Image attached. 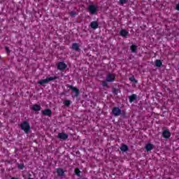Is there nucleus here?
I'll use <instances>...</instances> for the list:
<instances>
[{"instance_id": "2eb2a0df", "label": "nucleus", "mask_w": 179, "mask_h": 179, "mask_svg": "<svg viewBox=\"0 0 179 179\" xmlns=\"http://www.w3.org/2000/svg\"><path fill=\"white\" fill-rule=\"evenodd\" d=\"M71 48L75 50V51H80V48H79V45L76 43H73Z\"/></svg>"}, {"instance_id": "393cba45", "label": "nucleus", "mask_w": 179, "mask_h": 179, "mask_svg": "<svg viewBox=\"0 0 179 179\" xmlns=\"http://www.w3.org/2000/svg\"><path fill=\"white\" fill-rule=\"evenodd\" d=\"M18 169H20V170H23L24 169V164H18Z\"/></svg>"}, {"instance_id": "7ed1b4c3", "label": "nucleus", "mask_w": 179, "mask_h": 179, "mask_svg": "<svg viewBox=\"0 0 179 179\" xmlns=\"http://www.w3.org/2000/svg\"><path fill=\"white\" fill-rule=\"evenodd\" d=\"M88 10L91 15H96L97 14V6L90 5L88 6Z\"/></svg>"}, {"instance_id": "423d86ee", "label": "nucleus", "mask_w": 179, "mask_h": 179, "mask_svg": "<svg viewBox=\"0 0 179 179\" xmlns=\"http://www.w3.org/2000/svg\"><path fill=\"white\" fill-rule=\"evenodd\" d=\"M69 87L73 92L75 97L79 96V90L72 85H69Z\"/></svg>"}, {"instance_id": "4be33fe9", "label": "nucleus", "mask_w": 179, "mask_h": 179, "mask_svg": "<svg viewBox=\"0 0 179 179\" xmlns=\"http://www.w3.org/2000/svg\"><path fill=\"white\" fill-rule=\"evenodd\" d=\"M64 104L66 106V107H69V106H71V101L66 100L64 101Z\"/></svg>"}, {"instance_id": "9d476101", "label": "nucleus", "mask_w": 179, "mask_h": 179, "mask_svg": "<svg viewBox=\"0 0 179 179\" xmlns=\"http://www.w3.org/2000/svg\"><path fill=\"white\" fill-rule=\"evenodd\" d=\"M57 68L58 69H59L60 71H64V69H66V64L64 62H59L57 65Z\"/></svg>"}, {"instance_id": "b1692460", "label": "nucleus", "mask_w": 179, "mask_h": 179, "mask_svg": "<svg viewBox=\"0 0 179 179\" xmlns=\"http://www.w3.org/2000/svg\"><path fill=\"white\" fill-rule=\"evenodd\" d=\"M128 2V0H120L119 3L120 5H124V3H127Z\"/></svg>"}, {"instance_id": "bb28decb", "label": "nucleus", "mask_w": 179, "mask_h": 179, "mask_svg": "<svg viewBox=\"0 0 179 179\" xmlns=\"http://www.w3.org/2000/svg\"><path fill=\"white\" fill-rule=\"evenodd\" d=\"M71 16H76V13H74V12H71L70 13Z\"/></svg>"}, {"instance_id": "a211bd4d", "label": "nucleus", "mask_w": 179, "mask_h": 179, "mask_svg": "<svg viewBox=\"0 0 179 179\" xmlns=\"http://www.w3.org/2000/svg\"><path fill=\"white\" fill-rule=\"evenodd\" d=\"M120 150L122 152H127L128 150V145H122L120 148Z\"/></svg>"}, {"instance_id": "6ab92c4d", "label": "nucleus", "mask_w": 179, "mask_h": 179, "mask_svg": "<svg viewBox=\"0 0 179 179\" xmlns=\"http://www.w3.org/2000/svg\"><path fill=\"white\" fill-rule=\"evenodd\" d=\"M155 65L156 66H157L158 68H160V66H162V65H163V63H162V61L161 60H156L155 62Z\"/></svg>"}, {"instance_id": "39448f33", "label": "nucleus", "mask_w": 179, "mask_h": 179, "mask_svg": "<svg viewBox=\"0 0 179 179\" xmlns=\"http://www.w3.org/2000/svg\"><path fill=\"white\" fill-rule=\"evenodd\" d=\"M115 80V76L114 74L108 73L106 76V82L113 83Z\"/></svg>"}, {"instance_id": "20e7f679", "label": "nucleus", "mask_w": 179, "mask_h": 179, "mask_svg": "<svg viewBox=\"0 0 179 179\" xmlns=\"http://www.w3.org/2000/svg\"><path fill=\"white\" fill-rule=\"evenodd\" d=\"M112 114L115 117H118L121 115V109L118 107H115L112 110Z\"/></svg>"}, {"instance_id": "c756f323", "label": "nucleus", "mask_w": 179, "mask_h": 179, "mask_svg": "<svg viewBox=\"0 0 179 179\" xmlns=\"http://www.w3.org/2000/svg\"><path fill=\"white\" fill-rule=\"evenodd\" d=\"M28 179H33V178H28Z\"/></svg>"}, {"instance_id": "1a4fd4ad", "label": "nucleus", "mask_w": 179, "mask_h": 179, "mask_svg": "<svg viewBox=\"0 0 179 179\" xmlns=\"http://www.w3.org/2000/svg\"><path fill=\"white\" fill-rule=\"evenodd\" d=\"M42 114L43 115H47L48 117H51L52 115V111H51L50 109H45L44 110L42 111Z\"/></svg>"}, {"instance_id": "ddd939ff", "label": "nucleus", "mask_w": 179, "mask_h": 179, "mask_svg": "<svg viewBox=\"0 0 179 179\" xmlns=\"http://www.w3.org/2000/svg\"><path fill=\"white\" fill-rule=\"evenodd\" d=\"M129 32L127 31L126 29H122L120 32V34L122 37H128V34Z\"/></svg>"}, {"instance_id": "f3484780", "label": "nucleus", "mask_w": 179, "mask_h": 179, "mask_svg": "<svg viewBox=\"0 0 179 179\" xmlns=\"http://www.w3.org/2000/svg\"><path fill=\"white\" fill-rule=\"evenodd\" d=\"M32 110L34 111H40V110H41V106L40 105L34 104L32 106Z\"/></svg>"}, {"instance_id": "f03ea898", "label": "nucleus", "mask_w": 179, "mask_h": 179, "mask_svg": "<svg viewBox=\"0 0 179 179\" xmlns=\"http://www.w3.org/2000/svg\"><path fill=\"white\" fill-rule=\"evenodd\" d=\"M55 79H58V77L55 76V77H48L45 79L41 80L40 81L38 82V85H45L48 83V82H51L52 80H55Z\"/></svg>"}, {"instance_id": "cd10ccee", "label": "nucleus", "mask_w": 179, "mask_h": 179, "mask_svg": "<svg viewBox=\"0 0 179 179\" xmlns=\"http://www.w3.org/2000/svg\"><path fill=\"white\" fill-rule=\"evenodd\" d=\"M176 10H179V3L176 5Z\"/></svg>"}, {"instance_id": "dca6fc26", "label": "nucleus", "mask_w": 179, "mask_h": 179, "mask_svg": "<svg viewBox=\"0 0 179 179\" xmlns=\"http://www.w3.org/2000/svg\"><path fill=\"white\" fill-rule=\"evenodd\" d=\"M135 100H136V94H133L131 96H129V103H133V101H135Z\"/></svg>"}, {"instance_id": "f257e3e1", "label": "nucleus", "mask_w": 179, "mask_h": 179, "mask_svg": "<svg viewBox=\"0 0 179 179\" xmlns=\"http://www.w3.org/2000/svg\"><path fill=\"white\" fill-rule=\"evenodd\" d=\"M20 128L25 134H29L30 131V124L27 121L21 123Z\"/></svg>"}, {"instance_id": "f8f14e48", "label": "nucleus", "mask_w": 179, "mask_h": 179, "mask_svg": "<svg viewBox=\"0 0 179 179\" xmlns=\"http://www.w3.org/2000/svg\"><path fill=\"white\" fill-rule=\"evenodd\" d=\"M91 29H94V30H96V29H99V23L96 21H93L90 24Z\"/></svg>"}, {"instance_id": "9b49d317", "label": "nucleus", "mask_w": 179, "mask_h": 179, "mask_svg": "<svg viewBox=\"0 0 179 179\" xmlns=\"http://www.w3.org/2000/svg\"><path fill=\"white\" fill-rule=\"evenodd\" d=\"M68 136V134L65 133H59L57 138H59V139H62L63 141H65L66 140Z\"/></svg>"}, {"instance_id": "0eeeda50", "label": "nucleus", "mask_w": 179, "mask_h": 179, "mask_svg": "<svg viewBox=\"0 0 179 179\" xmlns=\"http://www.w3.org/2000/svg\"><path fill=\"white\" fill-rule=\"evenodd\" d=\"M162 136L164 138H165V139H169V138H170V136H171V133H170V131H169V130H164L162 132Z\"/></svg>"}, {"instance_id": "4468645a", "label": "nucleus", "mask_w": 179, "mask_h": 179, "mask_svg": "<svg viewBox=\"0 0 179 179\" xmlns=\"http://www.w3.org/2000/svg\"><path fill=\"white\" fill-rule=\"evenodd\" d=\"M145 149L147 152H150V150H153V144L152 143H148L145 146Z\"/></svg>"}, {"instance_id": "aec40b11", "label": "nucleus", "mask_w": 179, "mask_h": 179, "mask_svg": "<svg viewBox=\"0 0 179 179\" xmlns=\"http://www.w3.org/2000/svg\"><path fill=\"white\" fill-rule=\"evenodd\" d=\"M136 48H138L136 45H132L131 46V52H136Z\"/></svg>"}, {"instance_id": "a878e982", "label": "nucleus", "mask_w": 179, "mask_h": 179, "mask_svg": "<svg viewBox=\"0 0 179 179\" xmlns=\"http://www.w3.org/2000/svg\"><path fill=\"white\" fill-rule=\"evenodd\" d=\"M102 86H103V87H107V86H108V84L107 83V82L103 81L102 83Z\"/></svg>"}, {"instance_id": "412c9836", "label": "nucleus", "mask_w": 179, "mask_h": 179, "mask_svg": "<svg viewBox=\"0 0 179 179\" xmlns=\"http://www.w3.org/2000/svg\"><path fill=\"white\" fill-rule=\"evenodd\" d=\"M129 80H130L131 82H134V83H138V80H136L135 79V77L131 76L129 78Z\"/></svg>"}, {"instance_id": "c85d7f7f", "label": "nucleus", "mask_w": 179, "mask_h": 179, "mask_svg": "<svg viewBox=\"0 0 179 179\" xmlns=\"http://www.w3.org/2000/svg\"><path fill=\"white\" fill-rule=\"evenodd\" d=\"M6 52H9V48H8V47H6Z\"/></svg>"}, {"instance_id": "6e6552de", "label": "nucleus", "mask_w": 179, "mask_h": 179, "mask_svg": "<svg viewBox=\"0 0 179 179\" xmlns=\"http://www.w3.org/2000/svg\"><path fill=\"white\" fill-rule=\"evenodd\" d=\"M56 173H57L59 177H64V176H65V171H64V169L61 168L57 169Z\"/></svg>"}, {"instance_id": "5701e85b", "label": "nucleus", "mask_w": 179, "mask_h": 179, "mask_svg": "<svg viewBox=\"0 0 179 179\" xmlns=\"http://www.w3.org/2000/svg\"><path fill=\"white\" fill-rule=\"evenodd\" d=\"M75 174H76V176H78V177L80 176V171L79 170V169L76 168L75 169Z\"/></svg>"}]
</instances>
